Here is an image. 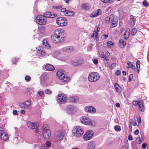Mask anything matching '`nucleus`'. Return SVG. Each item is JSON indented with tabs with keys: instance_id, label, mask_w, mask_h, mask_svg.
Wrapping results in <instances>:
<instances>
[{
	"instance_id": "nucleus-62",
	"label": "nucleus",
	"mask_w": 149,
	"mask_h": 149,
	"mask_svg": "<svg viewBox=\"0 0 149 149\" xmlns=\"http://www.w3.org/2000/svg\"><path fill=\"white\" fill-rule=\"evenodd\" d=\"M93 63L95 64H97L98 63V60L97 59H94L93 61Z\"/></svg>"
},
{
	"instance_id": "nucleus-6",
	"label": "nucleus",
	"mask_w": 149,
	"mask_h": 149,
	"mask_svg": "<svg viewBox=\"0 0 149 149\" xmlns=\"http://www.w3.org/2000/svg\"><path fill=\"white\" fill-rule=\"evenodd\" d=\"M84 133V130L78 126L74 127L73 132L74 136H80L83 134Z\"/></svg>"
},
{
	"instance_id": "nucleus-50",
	"label": "nucleus",
	"mask_w": 149,
	"mask_h": 149,
	"mask_svg": "<svg viewBox=\"0 0 149 149\" xmlns=\"http://www.w3.org/2000/svg\"><path fill=\"white\" fill-rule=\"evenodd\" d=\"M132 121H133V120H131L130 121V124L129 125L130 130L131 131H132Z\"/></svg>"
},
{
	"instance_id": "nucleus-7",
	"label": "nucleus",
	"mask_w": 149,
	"mask_h": 149,
	"mask_svg": "<svg viewBox=\"0 0 149 149\" xmlns=\"http://www.w3.org/2000/svg\"><path fill=\"white\" fill-rule=\"evenodd\" d=\"M67 98L66 96L64 94H59L57 97L56 101L57 102L60 104H63L65 103L67 100Z\"/></svg>"
},
{
	"instance_id": "nucleus-16",
	"label": "nucleus",
	"mask_w": 149,
	"mask_h": 149,
	"mask_svg": "<svg viewBox=\"0 0 149 149\" xmlns=\"http://www.w3.org/2000/svg\"><path fill=\"white\" fill-rule=\"evenodd\" d=\"M102 13V11L100 9H98L96 10L93 13L90 15L91 17H95L98 15H100Z\"/></svg>"
},
{
	"instance_id": "nucleus-1",
	"label": "nucleus",
	"mask_w": 149,
	"mask_h": 149,
	"mask_svg": "<svg viewBox=\"0 0 149 149\" xmlns=\"http://www.w3.org/2000/svg\"><path fill=\"white\" fill-rule=\"evenodd\" d=\"M66 36L67 34L64 30L57 29L54 31L51 38L54 42H61L65 39Z\"/></svg>"
},
{
	"instance_id": "nucleus-49",
	"label": "nucleus",
	"mask_w": 149,
	"mask_h": 149,
	"mask_svg": "<svg viewBox=\"0 0 149 149\" xmlns=\"http://www.w3.org/2000/svg\"><path fill=\"white\" fill-rule=\"evenodd\" d=\"M116 65V63H113L109 66V68L110 69L112 70L113 68L115 67Z\"/></svg>"
},
{
	"instance_id": "nucleus-56",
	"label": "nucleus",
	"mask_w": 149,
	"mask_h": 149,
	"mask_svg": "<svg viewBox=\"0 0 149 149\" xmlns=\"http://www.w3.org/2000/svg\"><path fill=\"white\" fill-rule=\"evenodd\" d=\"M45 144L48 147H50L51 146V143L49 141H47L45 143Z\"/></svg>"
},
{
	"instance_id": "nucleus-21",
	"label": "nucleus",
	"mask_w": 149,
	"mask_h": 149,
	"mask_svg": "<svg viewBox=\"0 0 149 149\" xmlns=\"http://www.w3.org/2000/svg\"><path fill=\"white\" fill-rule=\"evenodd\" d=\"M130 33V30L129 28L127 29L123 35L124 38L125 40H127L129 37Z\"/></svg>"
},
{
	"instance_id": "nucleus-12",
	"label": "nucleus",
	"mask_w": 149,
	"mask_h": 149,
	"mask_svg": "<svg viewBox=\"0 0 149 149\" xmlns=\"http://www.w3.org/2000/svg\"><path fill=\"white\" fill-rule=\"evenodd\" d=\"M63 133H62L58 132L56 134L54 137V138L56 141L58 142L61 141L63 140Z\"/></svg>"
},
{
	"instance_id": "nucleus-25",
	"label": "nucleus",
	"mask_w": 149,
	"mask_h": 149,
	"mask_svg": "<svg viewBox=\"0 0 149 149\" xmlns=\"http://www.w3.org/2000/svg\"><path fill=\"white\" fill-rule=\"evenodd\" d=\"M111 22L112 24L111 26L112 27H114L116 26L117 24V19H114V16L113 15V19H112L111 21Z\"/></svg>"
},
{
	"instance_id": "nucleus-13",
	"label": "nucleus",
	"mask_w": 149,
	"mask_h": 149,
	"mask_svg": "<svg viewBox=\"0 0 149 149\" xmlns=\"http://www.w3.org/2000/svg\"><path fill=\"white\" fill-rule=\"evenodd\" d=\"M38 125L37 123H34L31 122H29L27 123L28 127L30 129H36Z\"/></svg>"
},
{
	"instance_id": "nucleus-19",
	"label": "nucleus",
	"mask_w": 149,
	"mask_h": 149,
	"mask_svg": "<svg viewBox=\"0 0 149 149\" xmlns=\"http://www.w3.org/2000/svg\"><path fill=\"white\" fill-rule=\"evenodd\" d=\"M62 49L63 51L66 52H70L74 49V48L72 46L65 47L63 48Z\"/></svg>"
},
{
	"instance_id": "nucleus-18",
	"label": "nucleus",
	"mask_w": 149,
	"mask_h": 149,
	"mask_svg": "<svg viewBox=\"0 0 149 149\" xmlns=\"http://www.w3.org/2000/svg\"><path fill=\"white\" fill-rule=\"evenodd\" d=\"M85 110L86 111L90 113H95L96 112L95 109L92 106L85 107Z\"/></svg>"
},
{
	"instance_id": "nucleus-42",
	"label": "nucleus",
	"mask_w": 149,
	"mask_h": 149,
	"mask_svg": "<svg viewBox=\"0 0 149 149\" xmlns=\"http://www.w3.org/2000/svg\"><path fill=\"white\" fill-rule=\"evenodd\" d=\"M132 104L133 105L135 106H137L139 104V100L138 101L136 100H134L132 102Z\"/></svg>"
},
{
	"instance_id": "nucleus-43",
	"label": "nucleus",
	"mask_w": 149,
	"mask_h": 149,
	"mask_svg": "<svg viewBox=\"0 0 149 149\" xmlns=\"http://www.w3.org/2000/svg\"><path fill=\"white\" fill-rule=\"evenodd\" d=\"M31 79V77L29 76H26L25 77V80L27 82L29 81Z\"/></svg>"
},
{
	"instance_id": "nucleus-59",
	"label": "nucleus",
	"mask_w": 149,
	"mask_h": 149,
	"mask_svg": "<svg viewBox=\"0 0 149 149\" xmlns=\"http://www.w3.org/2000/svg\"><path fill=\"white\" fill-rule=\"evenodd\" d=\"M121 73V72L119 70H117V71L115 72V74L116 75H119Z\"/></svg>"
},
{
	"instance_id": "nucleus-34",
	"label": "nucleus",
	"mask_w": 149,
	"mask_h": 149,
	"mask_svg": "<svg viewBox=\"0 0 149 149\" xmlns=\"http://www.w3.org/2000/svg\"><path fill=\"white\" fill-rule=\"evenodd\" d=\"M140 62L139 60H138L136 63V69L137 71L139 72L140 68Z\"/></svg>"
},
{
	"instance_id": "nucleus-53",
	"label": "nucleus",
	"mask_w": 149,
	"mask_h": 149,
	"mask_svg": "<svg viewBox=\"0 0 149 149\" xmlns=\"http://www.w3.org/2000/svg\"><path fill=\"white\" fill-rule=\"evenodd\" d=\"M52 8L54 9L57 10L58 9H60L62 8V6H53Z\"/></svg>"
},
{
	"instance_id": "nucleus-45",
	"label": "nucleus",
	"mask_w": 149,
	"mask_h": 149,
	"mask_svg": "<svg viewBox=\"0 0 149 149\" xmlns=\"http://www.w3.org/2000/svg\"><path fill=\"white\" fill-rule=\"evenodd\" d=\"M108 35L106 34H103L101 36V38L103 40H105L107 38Z\"/></svg>"
},
{
	"instance_id": "nucleus-63",
	"label": "nucleus",
	"mask_w": 149,
	"mask_h": 149,
	"mask_svg": "<svg viewBox=\"0 0 149 149\" xmlns=\"http://www.w3.org/2000/svg\"><path fill=\"white\" fill-rule=\"evenodd\" d=\"M128 139L130 141H132L133 140V138L131 135H129L128 136Z\"/></svg>"
},
{
	"instance_id": "nucleus-57",
	"label": "nucleus",
	"mask_w": 149,
	"mask_h": 149,
	"mask_svg": "<svg viewBox=\"0 0 149 149\" xmlns=\"http://www.w3.org/2000/svg\"><path fill=\"white\" fill-rule=\"evenodd\" d=\"M17 62V60L16 58H14L12 60V63L13 64H15Z\"/></svg>"
},
{
	"instance_id": "nucleus-55",
	"label": "nucleus",
	"mask_w": 149,
	"mask_h": 149,
	"mask_svg": "<svg viewBox=\"0 0 149 149\" xmlns=\"http://www.w3.org/2000/svg\"><path fill=\"white\" fill-rule=\"evenodd\" d=\"M133 78V75L132 74H130L129 77L128 81L129 82H130L132 80Z\"/></svg>"
},
{
	"instance_id": "nucleus-8",
	"label": "nucleus",
	"mask_w": 149,
	"mask_h": 149,
	"mask_svg": "<svg viewBox=\"0 0 149 149\" xmlns=\"http://www.w3.org/2000/svg\"><path fill=\"white\" fill-rule=\"evenodd\" d=\"M93 132L92 130L87 131L83 136V139L86 141L91 139L93 137Z\"/></svg>"
},
{
	"instance_id": "nucleus-37",
	"label": "nucleus",
	"mask_w": 149,
	"mask_h": 149,
	"mask_svg": "<svg viewBox=\"0 0 149 149\" xmlns=\"http://www.w3.org/2000/svg\"><path fill=\"white\" fill-rule=\"evenodd\" d=\"M78 63V65H80L84 63V60L83 59L81 58H79L77 61Z\"/></svg>"
},
{
	"instance_id": "nucleus-30",
	"label": "nucleus",
	"mask_w": 149,
	"mask_h": 149,
	"mask_svg": "<svg viewBox=\"0 0 149 149\" xmlns=\"http://www.w3.org/2000/svg\"><path fill=\"white\" fill-rule=\"evenodd\" d=\"M74 14V13L73 11L67 10L66 13H65V15L69 16H72Z\"/></svg>"
},
{
	"instance_id": "nucleus-10",
	"label": "nucleus",
	"mask_w": 149,
	"mask_h": 149,
	"mask_svg": "<svg viewBox=\"0 0 149 149\" xmlns=\"http://www.w3.org/2000/svg\"><path fill=\"white\" fill-rule=\"evenodd\" d=\"M43 16L45 18H54L57 17V15L56 13H54L52 12L47 11L44 13Z\"/></svg>"
},
{
	"instance_id": "nucleus-9",
	"label": "nucleus",
	"mask_w": 149,
	"mask_h": 149,
	"mask_svg": "<svg viewBox=\"0 0 149 149\" xmlns=\"http://www.w3.org/2000/svg\"><path fill=\"white\" fill-rule=\"evenodd\" d=\"M81 120L82 123L86 125H91L92 124L90 119L87 117H83Z\"/></svg>"
},
{
	"instance_id": "nucleus-33",
	"label": "nucleus",
	"mask_w": 149,
	"mask_h": 149,
	"mask_svg": "<svg viewBox=\"0 0 149 149\" xmlns=\"http://www.w3.org/2000/svg\"><path fill=\"white\" fill-rule=\"evenodd\" d=\"M101 2L104 3H111L113 2L114 0H100Z\"/></svg>"
},
{
	"instance_id": "nucleus-58",
	"label": "nucleus",
	"mask_w": 149,
	"mask_h": 149,
	"mask_svg": "<svg viewBox=\"0 0 149 149\" xmlns=\"http://www.w3.org/2000/svg\"><path fill=\"white\" fill-rule=\"evenodd\" d=\"M127 65L130 68L131 66H132L133 64L130 61H128L127 62Z\"/></svg>"
},
{
	"instance_id": "nucleus-2",
	"label": "nucleus",
	"mask_w": 149,
	"mask_h": 149,
	"mask_svg": "<svg viewBox=\"0 0 149 149\" xmlns=\"http://www.w3.org/2000/svg\"><path fill=\"white\" fill-rule=\"evenodd\" d=\"M100 78V74L97 72H93L89 75L88 80L90 82H94L98 80Z\"/></svg>"
},
{
	"instance_id": "nucleus-36",
	"label": "nucleus",
	"mask_w": 149,
	"mask_h": 149,
	"mask_svg": "<svg viewBox=\"0 0 149 149\" xmlns=\"http://www.w3.org/2000/svg\"><path fill=\"white\" fill-rule=\"evenodd\" d=\"M98 33L97 31H96L95 30H94L91 36V37L92 38H94L95 36V38H97L98 37Z\"/></svg>"
},
{
	"instance_id": "nucleus-44",
	"label": "nucleus",
	"mask_w": 149,
	"mask_h": 149,
	"mask_svg": "<svg viewBox=\"0 0 149 149\" xmlns=\"http://www.w3.org/2000/svg\"><path fill=\"white\" fill-rule=\"evenodd\" d=\"M143 5L145 6L148 7L149 6V4L146 0H144L143 1Z\"/></svg>"
},
{
	"instance_id": "nucleus-61",
	"label": "nucleus",
	"mask_w": 149,
	"mask_h": 149,
	"mask_svg": "<svg viewBox=\"0 0 149 149\" xmlns=\"http://www.w3.org/2000/svg\"><path fill=\"white\" fill-rule=\"evenodd\" d=\"M139 133V130L138 129L136 130L134 132V134L135 135H137Z\"/></svg>"
},
{
	"instance_id": "nucleus-17",
	"label": "nucleus",
	"mask_w": 149,
	"mask_h": 149,
	"mask_svg": "<svg viewBox=\"0 0 149 149\" xmlns=\"http://www.w3.org/2000/svg\"><path fill=\"white\" fill-rule=\"evenodd\" d=\"M143 104V102L142 101L139 100V104L138 105L139 107V109L142 112L145 111V107Z\"/></svg>"
},
{
	"instance_id": "nucleus-64",
	"label": "nucleus",
	"mask_w": 149,
	"mask_h": 149,
	"mask_svg": "<svg viewBox=\"0 0 149 149\" xmlns=\"http://www.w3.org/2000/svg\"><path fill=\"white\" fill-rule=\"evenodd\" d=\"M40 149H48L46 147L44 146H41L40 148Z\"/></svg>"
},
{
	"instance_id": "nucleus-60",
	"label": "nucleus",
	"mask_w": 149,
	"mask_h": 149,
	"mask_svg": "<svg viewBox=\"0 0 149 149\" xmlns=\"http://www.w3.org/2000/svg\"><path fill=\"white\" fill-rule=\"evenodd\" d=\"M147 144L146 143H144L142 144V148L143 149H145L146 146Z\"/></svg>"
},
{
	"instance_id": "nucleus-48",
	"label": "nucleus",
	"mask_w": 149,
	"mask_h": 149,
	"mask_svg": "<svg viewBox=\"0 0 149 149\" xmlns=\"http://www.w3.org/2000/svg\"><path fill=\"white\" fill-rule=\"evenodd\" d=\"M71 64L72 65L74 66L79 65L77 61H72L71 62Z\"/></svg>"
},
{
	"instance_id": "nucleus-11",
	"label": "nucleus",
	"mask_w": 149,
	"mask_h": 149,
	"mask_svg": "<svg viewBox=\"0 0 149 149\" xmlns=\"http://www.w3.org/2000/svg\"><path fill=\"white\" fill-rule=\"evenodd\" d=\"M31 102L29 101H26L21 103L19 104L21 108L28 109L31 107Z\"/></svg>"
},
{
	"instance_id": "nucleus-28",
	"label": "nucleus",
	"mask_w": 149,
	"mask_h": 149,
	"mask_svg": "<svg viewBox=\"0 0 149 149\" xmlns=\"http://www.w3.org/2000/svg\"><path fill=\"white\" fill-rule=\"evenodd\" d=\"M95 144L92 141L90 142L88 145V149H95Z\"/></svg>"
},
{
	"instance_id": "nucleus-47",
	"label": "nucleus",
	"mask_w": 149,
	"mask_h": 149,
	"mask_svg": "<svg viewBox=\"0 0 149 149\" xmlns=\"http://www.w3.org/2000/svg\"><path fill=\"white\" fill-rule=\"evenodd\" d=\"M141 140L139 137H137L136 138V143L140 144L141 143Z\"/></svg>"
},
{
	"instance_id": "nucleus-26",
	"label": "nucleus",
	"mask_w": 149,
	"mask_h": 149,
	"mask_svg": "<svg viewBox=\"0 0 149 149\" xmlns=\"http://www.w3.org/2000/svg\"><path fill=\"white\" fill-rule=\"evenodd\" d=\"M45 68L47 70L52 71L54 70L55 68L51 64H47L45 66Z\"/></svg>"
},
{
	"instance_id": "nucleus-5",
	"label": "nucleus",
	"mask_w": 149,
	"mask_h": 149,
	"mask_svg": "<svg viewBox=\"0 0 149 149\" xmlns=\"http://www.w3.org/2000/svg\"><path fill=\"white\" fill-rule=\"evenodd\" d=\"M56 22L58 25L62 27L66 26L67 24V19L63 17H59L57 18Z\"/></svg>"
},
{
	"instance_id": "nucleus-4",
	"label": "nucleus",
	"mask_w": 149,
	"mask_h": 149,
	"mask_svg": "<svg viewBox=\"0 0 149 149\" xmlns=\"http://www.w3.org/2000/svg\"><path fill=\"white\" fill-rule=\"evenodd\" d=\"M36 19L37 23L41 25H45L47 22V19L43 15H38Z\"/></svg>"
},
{
	"instance_id": "nucleus-22",
	"label": "nucleus",
	"mask_w": 149,
	"mask_h": 149,
	"mask_svg": "<svg viewBox=\"0 0 149 149\" xmlns=\"http://www.w3.org/2000/svg\"><path fill=\"white\" fill-rule=\"evenodd\" d=\"M42 44L43 47L45 48L49 49L50 48L51 46L48 43L47 41L46 40H44L42 41Z\"/></svg>"
},
{
	"instance_id": "nucleus-24",
	"label": "nucleus",
	"mask_w": 149,
	"mask_h": 149,
	"mask_svg": "<svg viewBox=\"0 0 149 149\" xmlns=\"http://www.w3.org/2000/svg\"><path fill=\"white\" fill-rule=\"evenodd\" d=\"M118 45L120 48H124L126 45V42L123 39H121L119 40Z\"/></svg>"
},
{
	"instance_id": "nucleus-29",
	"label": "nucleus",
	"mask_w": 149,
	"mask_h": 149,
	"mask_svg": "<svg viewBox=\"0 0 149 149\" xmlns=\"http://www.w3.org/2000/svg\"><path fill=\"white\" fill-rule=\"evenodd\" d=\"M78 100V97L76 96H72L69 98V100L73 102H77Z\"/></svg>"
},
{
	"instance_id": "nucleus-35",
	"label": "nucleus",
	"mask_w": 149,
	"mask_h": 149,
	"mask_svg": "<svg viewBox=\"0 0 149 149\" xmlns=\"http://www.w3.org/2000/svg\"><path fill=\"white\" fill-rule=\"evenodd\" d=\"M70 79V78L69 77L65 76V75L64 77H63V78L61 79V80H62L63 81L66 82L68 81Z\"/></svg>"
},
{
	"instance_id": "nucleus-40",
	"label": "nucleus",
	"mask_w": 149,
	"mask_h": 149,
	"mask_svg": "<svg viewBox=\"0 0 149 149\" xmlns=\"http://www.w3.org/2000/svg\"><path fill=\"white\" fill-rule=\"evenodd\" d=\"M113 45V43L111 41H108L107 42V46L109 47H111Z\"/></svg>"
},
{
	"instance_id": "nucleus-38",
	"label": "nucleus",
	"mask_w": 149,
	"mask_h": 149,
	"mask_svg": "<svg viewBox=\"0 0 149 149\" xmlns=\"http://www.w3.org/2000/svg\"><path fill=\"white\" fill-rule=\"evenodd\" d=\"M137 29L135 28H134L133 29L131 30V34L132 35L134 36L135 35V33L137 32Z\"/></svg>"
},
{
	"instance_id": "nucleus-14",
	"label": "nucleus",
	"mask_w": 149,
	"mask_h": 149,
	"mask_svg": "<svg viewBox=\"0 0 149 149\" xmlns=\"http://www.w3.org/2000/svg\"><path fill=\"white\" fill-rule=\"evenodd\" d=\"M0 136L1 139L4 141L7 140L8 138V135L5 132L1 133Z\"/></svg>"
},
{
	"instance_id": "nucleus-52",
	"label": "nucleus",
	"mask_w": 149,
	"mask_h": 149,
	"mask_svg": "<svg viewBox=\"0 0 149 149\" xmlns=\"http://www.w3.org/2000/svg\"><path fill=\"white\" fill-rule=\"evenodd\" d=\"M67 10L65 8H61V12L63 13L65 15V13H66Z\"/></svg>"
},
{
	"instance_id": "nucleus-41",
	"label": "nucleus",
	"mask_w": 149,
	"mask_h": 149,
	"mask_svg": "<svg viewBox=\"0 0 149 149\" xmlns=\"http://www.w3.org/2000/svg\"><path fill=\"white\" fill-rule=\"evenodd\" d=\"M114 128L115 130L116 131H120L121 130L120 127L118 125L115 126Z\"/></svg>"
},
{
	"instance_id": "nucleus-15",
	"label": "nucleus",
	"mask_w": 149,
	"mask_h": 149,
	"mask_svg": "<svg viewBox=\"0 0 149 149\" xmlns=\"http://www.w3.org/2000/svg\"><path fill=\"white\" fill-rule=\"evenodd\" d=\"M37 53L38 55L40 56H45L47 54L46 52L42 48L38 49Z\"/></svg>"
},
{
	"instance_id": "nucleus-46",
	"label": "nucleus",
	"mask_w": 149,
	"mask_h": 149,
	"mask_svg": "<svg viewBox=\"0 0 149 149\" xmlns=\"http://www.w3.org/2000/svg\"><path fill=\"white\" fill-rule=\"evenodd\" d=\"M38 94L40 97H44V93L42 91H39L38 92Z\"/></svg>"
},
{
	"instance_id": "nucleus-27",
	"label": "nucleus",
	"mask_w": 149,
	"mask_h": 149,
	"mask_svg": "<svg viewBox=\"0 0 149 149\" xmlns=\"http://www.w3.org/2000/svg\"><path fill=\"white\" fill-rule=\"evenodd\" d=\"M114 86L115 88L116 91L117 92H120L121 91V87L117 83H115L114 84Z\"/></svg>"
},
{
	"instance_id": "nucleus-51",
	"label": "nucleus",
	"mask_w": 149,
	"mask_h": 149,
	"mask_svg": "<svg viewBox=\"0 0 149 149\" xmlns=\"http://www.w3.org/2000/svg\"><path fill=\"white\" fill-rule=\"evenodd\" d=\"M130 20L131 22H134V17L132 15H131L130 18Z\"/></svg>"
},
{
	"instance_id": "nucleus-3",
	"label": "nucleus",
	"mask_w": 149,
	"mask_h": 149,
	"mask_svg": "<svg viewBox=\"0 0 149 149\" xmlns=\"http://www.w3.org/2000/svg\"><path fill=\"white\" fill-rule=\"evenodd\" d=\"M43 131L42 135L43 137L46 139H49L51 136V132L47 125L44 124L43 126Z\"/></svg>"
},
{
	"instance_id": "nucleus-20",
	"label": "nucleus",
	"mask_w": 149,
	"mask_h": 149,
	"mask_svg": "<svg viewBox=\"0 0 149 149\" xmlns=\"http://www.w3.org/2000/svg\"><path fill=\"white\" fill-rule=\"evenodd\" d=\"M56 75L60 79H61L63 78V77H64L65 74L63 71L60 70L57 72Z\"/></svg>"
},
{
	"instance_id": "nucleus-54",
	"label": "nucleus",
	"mask_w": 149,
	"mask_h": 149,
	"mask_svg": "<svg viewBox=\"0 0 149 149\" xmlns=\"http://www.w3.org/2000/svg\"><path fill=\"white\" fill-rule=\"evenodd\" d=\"M45 93L48 94H50L52 93L51 91L49 89H46L45 90Z\"/></svg>"
},
{
	"instance_id": "nucleus-31",
	"label": "nucleus",
	"mask_w": 149,
	"mask_h": 149,
	"mask_svg": "<svg viewBox=\"0 0 149 149\" xmlns=\"http://www.w3.org/2000/svg\"><path fill=\"white\" fill-rule=\"evenodd\" d=\"M113 18V14L111 15L109 17H107L105 19V21L106 23H109L110 21H111L112 19Z\"/></svg>"
},
{
	"instance_id": "nucleus-39",
	"label": "nucleus",
	"mask_w": 149,
	"mask_h": 149,
	"mask_svg": "<svg viewBox=\"0 0 149 149\" xmlns=\"http://www.w3.org/2000/svg\"><path fill=\"white\" fill-rule=\"evenodd\" d=\"M39 30L40 33H43L45 32V28L44 26H41L39 28Z\"/></svg>"
},
{
	"instance_id": "nucleus-23",
	"label": "nucleus",
	"mask_w": 149,
	"mask_h": 149,
	"mask_svg": "<svg viewBox=\"0 0 149 149\" xmlns=\"http://www.w3.org/2000/svg\"><path fill=\"white\" fill-rule=\"evenodd\" d=\"M90 6V5L89 4L84 3L81 5V8L83 10H88L89 9Z\"/></svg>"
},
{
	"instance_id": "nucleus-32",
	"label": "nucleus",
	"mask_w": 149,
	"mask_h": 149,
	"mask_svg": "<svg viewBox=\"0 0 149 149\" xmlns=\"http://www.w3.org/2000/svg\"><path fill=\"white\" fill-rule=\"evenodd\" d=\"M100 57L102 58H104V60L107 62H108L109 60L107 57L105 55H104V52H101Z\"/></svg>"
}]
</instances>
